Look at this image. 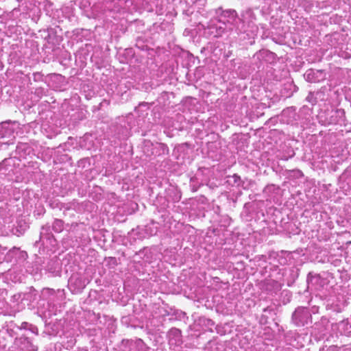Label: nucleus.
<instances>
[{
    "label": "nucleus",
    "mask_w": 351,
    "mask_h": 351,
    "mask_svg": "<svg viewBox=\"0 0 351 351\" xmlns=\"http://www.w3.org/2000/svg\"><path fill=\"white\" fill-rule=\"evenodd\" d=\"M310 317L311 315L307 308L299 307L293 313L292 320L296 326H302L308 323Z\"/></svg>",
    "instance_id": "f257e3e1"
},
{
    "label": "nucleus",
    "mask_w": 351,
    "mask_h": 351,
    "mask_svg": "<svg viewBox=\"0 0 351 351\" xmlns=\"http://www.w3.org/2000/svg\"><path fill=\"white\" fill-rule=\"evenodd\" d=\"M241 21H243V23H245V20L244 19H241Z\"/></svg>",
    "instance_id": "6e6552de"
},
{
    "label": "nucleus",
    "mask_w": 351,
    "mask_h": 351,
    "mask_svg": "<svg viewBox=\"0 0 351 351\" xmlns=\"http://www.w3.org/2000/svg\"><path fill=\"white\" fill-rule=\"evenodd\" d=\"M221 18L224 19H231L232 20H236L237 17V14L234 10H221L220 14Z\"/></svg>",
    "instance_id": "f03ea898"
},
{
    "label": "nucleus",
    "mask_w": 351,
    "mask_h": 351,
    "mask_svg": "<svg viewBox=\"0 0 351 351\" xmlns=\"http://www.w3.org/2000/svg\"><path fill=\"white\" fill-rule=\"evenodd\" d=\"M319 278V276H312L311 274H309L308 275V278H307V282L310 285V284H313V280H318Z\"/></svg>",
    "instance_id": "39448f33"
},
{
    "label": "nucleus",
    "mask_w": 351,
    "mask_h": 351,
    "mask_svg": "<svg viewBox=\"0 0 351 351\" xmlns=\"http://www.w3.org/2000/svg\"><path fill=\"white\" fill-rule=\"evenodd\" d=\"M316 74H322V71H313V70H308L307 71L305 74L304 77L308 82H317V79H315V75Z\"/></svg>",
    "instance_id": "7ed1b4c3"
},
{
    "label": "nucleus",
    "mask_w": 351,
    "mask_h": 351,
    "mask_svg": "<svg viewBox=\"0 0 351 351\" xmlns=\"http://www.w3.org/2000/svg\"><path fill=\"white\" fill-rule=\"evenodd\" d=\"M53 229L56 232H61L63 229V222L61 220H55V221L53 223Z\"/></svg>",
    "instance_id": "20e7f679"
},
{
    "label": "nucleus",
    "mask_w": 351,
    "mask_h": 351,
    "mask_svg": "<svg viewBox=\"0 0 351 351\" xmlns=\"http://www.w3.org/2000/svg\"><path fill=\"white\" fill-rule=\"evenodd\" d=\"M32 350L33 351H37V348H33Z\"/></svg>",
    "instance_id": "0eeeda50"
},
{
    "label": "nucleus",
    "mask_w": 351,
    "mask_h": 351,
    "mask_svg": "<svg viewBox=\"0 0 351 351\" xmlns=\"http://www.w3.org/2000/svg\"><path fill=\"white\" fill-rule=\"evenodd\" d=\"M236 21V20H232V19H229V18H228V19H227L226 21H223V23L224 24H226V23H230V24L234 25V21ZM219 22H222V20H221V19H219Z\"/></svg>",
    "instance_id": "423d86ee"
}]
</instances>
